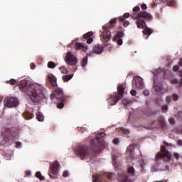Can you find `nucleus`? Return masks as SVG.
I'll use <instances>...</instances> for the list:
<instances>
[{
    "label": "nucleus",
    "instance_id": "obj_1",
    "mask_svg": "<svg viewBox=\"0 0 182 182\" xmlns=\"http://www.w3.org/2000/svg\"><path fill=\"white\" fill-rule=\"evenodd\" d=\"M17 87L27 96H29L32 102L38 103L43 99H45V94H43V87L38 84H29L28 80H23Z\"/></svg>",
    "mask_w": 182,
    "mask_h": 182
},
{
    "label": "nucleus",
    "instance_id": "obj_2",
    "mask_svg": "<svg viewBox=\"0 0 182 182\" xmlns=\"http://www.w3.org/2000/svg\"><path fill=\"white\" fill-rule=\"evenodd\" d=\"M50 98L51 100H53V99H57V102H58V104L57 105V107L58 109H63L65 102L66 97H65V95H63V91L60 88H57L53 94L50 95Z\"/></svg>",
    "mask_w": 182,
    "mask_h": 182
},
{
    "label": "nucleus",
    "instance_id": "obj_3",
    "mask_svg": "<svg viewBox=\"0 0 182 182\" xmlns=\"http://www.w3.org/2000/svg\"><path fill=\"white\" fill-rule=\"evenodd\" d=\"M116 21H117V18L111 19L109 21L110 26H102V29L104 31H102L100 34L101 41H102V42L107 43L110 40V38L112 36V32H110V29L113 28V25H114V23H116Z\"/></svg>",
    "mask_w": 182,
    "mask_h": 182
},
{
    "label": "nucleus",
    "instance_id": "obj_4",
    "mask_svg": "<svg viewBox=\"0 0 182 182\" xmlns=\"http://www.w3.org/2000/svg\"><path fill=\"white\" fill-rule=\"evenodd\" d=\"M123 95H124V86L119 85L117 87V92H114L110 97L108 98V103L111 106H113L117 103L123 97Z\"/></svg>",
    "mask_w": 182,
    "mask_h": 182
},
{
    "label": "nucleus",
    "instance_id": "obj_5",
    "mask_svg": "<svg viewBox=\"0 0 182 182\" xmlns=\"http://www.w3.org/2000/svg\"><path fill=\"white\" fill-rule=\"evenodd\" d=\"M155 160L156 161H159V160H163L164 161H170V160H171L170 152L167 151V148L166 147V146H161V151L156 154Z\"/></svg>",
    "mask_w": 182,
    "mask_h": 182
},
{
    "label": "nucleus",
    "instance_id": "obj_6",
    "mask_svg": "<svg viewBox=\"0 0 182 182\" xmlns=\"http://www.w3.org/2000/svg\"><path fill=\"white\" fill-rule=\"evenodd\" d=\"M136 26L139 29H144L143 31H142L144 35L150 36L153 33V30H151V28L146 27V21H144V20H141L140 18H138L136 21Z\"/></svg>",
    "mask_w": 182,
    "mask_h": 182
},
{
    "label": "nucleus",
    "instance_id": "obj_7",
    "mask_svg": "<svg viewBox=\"0 0 182 182\" xmlns=\"http://www.w3.org/2000/svg\"><path fill=\"white\" fill-rule=\"evenodd\" d=\"M59 162L58 161H55L54 164H52L50 166V169L48 171V176L52 179L58 178V170H59Z\"/></svg>",
    "mask_w": 182,
    "mask_h": 182
},
{
    "label": "nucleus",
    "instance_id": "obj_8",
    "mask_svg": "<svg viewBox=\"0 0 182 182\" xmlns=\"http://www.w3.org/2000/svg\"><path fill=\"white\" fill-rule=\"evenodd\" d=\"M76 151L81 157V159H85V157H89L90 152L89 151V147L85 145H79L77 147Z\"/></svg>",
    "mask_w": 182,
    "mask_h": 182
},
{
    "label": "nucleus",
    "instance_id": "obj_9",
    "mask_svg": "<svg viewBox=\"0 0 182 182\" xmlns=\"http://www.w3.org/2000/svg\"><path fill=\"white\" fill-rule=\"evenodd\" d=\"M19 105V100L15 97H6L4 100V106L6 107H16Z\"/></svg>",
    "mask_w": 182,
    "mask_h": 182
},
{
    "label": "nucleus",
    "instance_id": "obj_10",
    "mask_svg": "<svg viewBox=\"0 0 182 182\" xmlns=\"http://www.w3.org/2000/svg\"><path fill=\"white\" fill-rule=\"evenodd\" d=\"M65 62L70 66H75L77 63V58L72 54V52L68 51L65 56Z\"/></svg>",
    "mask_w": 182,
    "mask_h": 182
},
{
    "label": "nucleus",
    "instance_id": "obj_11",
    "mask_svg": "<svg viewBox=\"0 0 182 182\" xmlns=\"http://www.w3.org/2000/svg\"><path fill=\"white\" fill-rule=\"evenodd\" d=\"M151 126L155 129H159V127L161 129H166V121L164 120V118L161 117L157 120L153 121L151 122Z\"/></svg>",
    "mask_w": 182,
    "mask_h": 182
},
{
    "label": "nucleus",
    "instance_id": "obj_12",
    "mask_svg": "<svg viewBox=\"0 0 182 182\" xmlns=\"http://www.w3.org/2000/svg\"><path fill=\"white\" fill-rule=\"evenodd\" d=\"M132 86H135L136 89H143V80L141 77H136L132 80Z\"/></svg>",
    "mask_w": 182,
    "mask_h": 182
},
{
    "label": "nucleus",
    "instance_id": "obj_13",
    "mask_svg": "<svg viewBox=\"0 0 182 182\" xmlns=\"http://www.w3.org/2000/svg\"><path fill=\"white\" fill-rule=\"evenodd\" d=\"M139 16L142 19H145V21H151L153 19V16H151V14L144 11L139 12Z\"/></svg>",
    "mask_w": 182,
    "mask_h": 182
},
{
    "label": "nucleus",
    "instance_id": "obj_14",
    "mask_svg": "<svg viewBox=\"0 0 182 182\" xmlns=\"http://www.w3.org/2000/svg\"><path fill=\"white\" fill-rule=\"evenodd\" d=\"M105 134L103 132L99 133L96 136V140L98 141L100 148V150H102V149H105V142L102 141V139H101L102 137H105Z\"/></svg>",
    "mask_w": 182,
    "mask_h": 182
},
{
    "label": "nucleus",
    "instance_id": "obj_15",
    "mask_svg": "<svg viewBox=\"0 0 182 182\" xmlns=\"http://www.w3.org/2000/svg\"><path fill=\"white\" fill-rule=\"evenodd\" d=\"M92 36H93L92 31H89L83 35V39H85V41H87V43H88V45H90V43L93 42V38H92Z\"/></svg>",
    "mask_w": 182,
    "mask_h": 182
},
{
    "label": "nucleus",
    "instance_id": "obj_16",
    "mask_svg": "<svg viewBox=\"0 0 182 182\" xmlns=\"http://www.w3.org/2000/svg\"><path fill=\"white\" fill-rule=\"evenodd\" d=\"M92 52L97 55H100L103 52V46L102 44H97L93 46Z\"/></svg>",
    "mask_w": 182,
    "mask_h": 182
},
{
    "label": "nucleus",
    "instance_id": "obj_17",
    "mask_svg": "<svg viewBox=\"0 0 182 182\" xmlns=\"http://www.w3.org/2000/svg\"><path fill=\"white\" fill-rule=\"evenodd\" d=\"M47 77L51 86H53L54 87L58 86L56 77H55V75H53V74H49L48 75Z\"/></svg>",
    "mask_w": 182,
    "mask_h": 182
},
{
    "label": "nucleus",
    "instance_id": "obj_18",
    "mask_svg": "<svg viewBox=\"0 0 182 182\" xmlns=\"http://www.w3.org/2000/svg\"><path fill=\"white\" fill-rule=\"evenodd\" d=\"M119 157H120L119 153H117L112 156V164L116 168L119 167V161L117 160V159H119Z\"/></svg>",
    "mask_w": 182,
    "mask_h": 182
},
{
    "label": "nucleus",
    "instance_id": "obj_19",
    "mask_svg": "<svg viewBox=\"0 0 182 182\" xmlns=\"http://www.w3.org/2000/svg\"><path fill=\"white\" fill-rule=\"evenodd\" d=\"M33 110L31 111H26L23 113V117L26 120H31V119H33V113L32 112Z\"/></svg>",
    "mask_w": 182,
    "mask_h": 182
},
{
    "label": "nucleus",
    "instance_id": "obj_20",
    "mask_svg": "<svg viewBox=\"0 0 182 182\" xmlns=\"http://www.w3.org/2000/svg\"><path fill=\"white\" fill-rule=\"evenodd\" d=\"M75 46L76 49H80L83 52H86V50H87V46L83 45L82 43H75Z\"/></svg>",
    "mask_w": 182,
    "mask_h": 182
},
{
    "label": "nucleus",
    "instance_id": "obj_21",
    "mask_svg": "<svg viewBox=\"0 0 182 182\" xmlns=\"http://www.w3.org/2000/svg\"><path fill=\"white\" fill-rule=\"evenodd\" d=\"M159 2L166 4V6H174V4H176L174 0H159Z\"/></svg>",
    "mask_w": 182,
    "mask_h": 182
},
{
    "label": "nucleus",
    "instance_id": "obj_22",
    "mask_svg": "<svg viewBox=\"0 0 182 182\" xmlns=\"http://www.w3.org/2000/svg\"><path fill=\"white\" fill-rule=\"evenodd\" d=\"M119 180L122 182H133L132 180L129 179V176L126 173H123L119 176Z\"/></svg>",
    "mask_w": 182,
    "mask_h": 182
},
{
    "label": "nucleus",
    "instance_id": "obj_23",
    "mask_svg": "<svg viewBox=\"0 0 182 182\" xmlns=\"http://www.w3.org/2000/svg\"><path fill=\"white\" fill-rule=\"evenodd\" d=\"M127 173L131 176L132 177L136 176V169H134V167L131 166L127 168Z\"/></svg>",
    "mask_w": 182,
    "mask_h": 182
},
{
    "label": "nucleus",
    "instance_id": "obj_24",
    "mask_svg": "<svg viewBox=\"0 0 182 182\" xmlns=\"http://www.w3.org/2000/svg\"><path fill=\"white\" fill-rule=\"evenodd\" d=\"M123 36H124V33H123V31H117L112 40L122 39Z\"/></svg>",
    "mask_w": 182,
    "mask_h": 182
},
{
    "label": "nucleus",
    "instance_id": "obj_25",
    "mask_svg": "<svg viewBox=\"0 0 182 182\" xmlns=\"http://www.w3.org/2000/svg\"><path fill=\"white\" fill-rule=\"evenodd\" d=\"M154 89L156 93V95H161V90L163 89V85H155L154 86Z\"/></svg>",
    "mask_w": 182,
    "mask_h": 182
},
{
    "label": "nucleus",
    "instance_id": "obj_26",
    "mask_svg": "<svg viewBox=\"0 0 182 182\" xmlns=\"http://www.w3.org/2000/svg\"><path fill=\"white\" fill-rule=\"evenodd\" d=\"M72 77H73V74L63 75L62 79L63 82H69V80H70Z\"/></svg>",
    "mask_w": 182,
    "mask_h": 182
},
{
    "label": "nucleus",
    "instance_id": "obj_27",
    "mask_svg": "<svg viewBox=\"0 0 182 182\" xmlns=\"http://www.w3.org/2000/svg\"><path fill=\"white\" fill-rule=\"evenodd\" d=\"M126 151L128 154H133L134 153V145H129Z\"/></svg>",
    "mask_w": 182,
    "mask_h": 182
},
{
    "label": "nucleus",
    "instance_id": "obj_28",
    "mask_svg": "<svg viewBox=\"0 0 182 182\" xmlns=\"http://www.w3.org/2000/svg\"><path fill=\"white\" fill-rule=\"evenodd\" d=\"M134 159V154H129V155L127 156V161H126V163L127 164H130V162L133 161Z\"/></svg>",
    "mask_w": 182,
    "mask_h": 182
},
{
    "label": "nucleus",
    "instance_id": "obj_29",
    "mask_svg": "<svg viewBox=\"0 0 182 182\" xmlns=\"http://www.w3.org/2000/svg\"><path fill=\"white\" fill-rule=\"evenodd\" d=\"M130 16H132V15H130V14L125 13V14H124L123 17H122V16L119 17V21L120 22H124V19H126L127 18H130Z\"/></svg>",
    "mask_w": 182,
    "mask_h": 182
},
{
    "label": "nucleus",
    "instance_id": "obj_30",
    "mask_svg": "<svg viewBox=\"0 0 182 182\" xmlns=\"http://www.w3.org/2000/svg\"><path fill=\"white\" fill-rule=\"evenodd\" d=\"M36 118L38 120V122H43L44 117L41 112H38L37 114Z\"/></svg>",
    "mask_w": 182,
    "mask_h": 182
},
{
    "label": "nucleus",
    "instance_id": "obj_31",
    "mask_svg": "<svg viewBox=\"0 0 182 182\" xmlns=\"http://www.w3.org/2000/svg\"><path fill=\"white\" fill-rule=\"evenodd\" d=\"M48 68H49V69H54V68H56V63L53 61H50L48 63Z\"/></svg>",
    "mask_w": 182,
    "mask_h": 182
},
{
    "label": "nucleus",
    "instance_id": "obj_32",
    "mask_svg": "<svg viewBox=\"0 0 182 182\" xmlns=\"http://www.w3.org/2000/svg\"><path fill=\"white\" fill-rule=\"evenodd\" d=\"M59 70L61 72V73L68 75V69H66L65 66L60 67Z\"/></svg>",
    "mask_w": 182,
    "mask_h": 182
},
{
    "label": "nucleus",
    "instance_id": "obj_33",
    "mask_svg": "<svg viewBox=\"0 0 182 182\" xmlns=\"http://www.w3.org/2000/svg\"><path fill=\"white\" fill-rule=\"evenodd\" d=\"M86 65H87V56L84 57L81 62V66H82V68H85Z\"/></svg>",
    "mask_w": 182,
    "mask_h": 182
},
{
    "label": "nucleus",
    "instance_id": "obj_34",
    "mask_svg": "<svg viewBox=\"0 0 182 182\" xmlns=\"http://www.w3.org/2000/svg\"><path fill=\"white\" fill-rule=\"evenodd\" d=\"M36 177H37V178L39 180H45V177L42 176V173H41L40 171L36 173Z\"/></svg>",
    "mask_w": 182,
    "mask_h": 182
},
{
    "label": "nucleus",
    "instance_id": "obj_35",
    "mask_svg": "<svg viewBox=\"0 0 182 182\" xmlns=\"http://www.w3.org/2000/svg\"><path fill=\"white\" fill-rule=\"evenodd\" d=\"M6 83H9L11 86H14V85H16L18 82L15 79H11L10 80L6 81Z\"/></svg>",
    "mask_w": 182,
    "mask_h": 182
},
{
    "label": "nucleus",
    "instance_id": "obj_36",
    "mask_svg": "<svg viewBox=\"0 0 182 182\" xmlns=\"http://www.w3.org/2000/svg\"><path fill=\"white\" fill-rule=\"evenodd\" d=\"M175 117L178 120H181L182 121V112H178L177 114H175Z\"/></svg>",
    "mask_w": 182,
    "mask_h": 182
},
{
    "label": "nucleus",
    "instance_id": "obj_37",
    "mask_svg": "<svg viewBox=\"0 0 182 182\" xmlns=\"http://www.w3.org/2000/svg\"><path fill=\"white\" fill-rule=\"evenodd\" d=\"M113 41L117 42V45H119V46H122V45H123V39H122V38L113 40Z\"/></svg>",
    "mask_w": 182,
    "mask_h": 182
},
{
    "label": "nucleus",
    "instance_id": "obj_38",
    "mask_svg": "<svg viewBox=\"0 0 182 182\" xmlns=\"http://www.w3.org/2000/svg\"><path fill=\"white\" fill-rule=\"evenodd\" d=\"M131 16L133 19H140V16H139V14L137 13H133L131 14Z\"/></svg>",
    "mask_w": 182,
    "mask_h": 182
},
{
    "label": "nucleus",
    "instance_id": "obj_39",
    "mask_svg": "<svg viewBox=\"0 0 182 182\" xmlns=\"http://www.w3.org/2000/svg\"><path fill=\"white\" fill-rule=\"evenodd\" d=\"M172 100L174 102H177L178 100V95H177V94H173L172 95Z\"/></svg>",
    "mask_w": 182,
    "mask_h": 182
},
{
    "label": "nucleus",
    "instance_id": "obj_40",
    "mask_svg": "<svg viewBox=\"0 0 182 182\" xmlns=\"http://www.w3.org/2000/svg\"><path fill=\"white\" fill-rule=\"evenodd\" d=\"M161 109L163 110V112H167L168 110V107L167 105H164L161 107Z\"/></svg>",
    "mask_w": 182,
    "mask_h": 182
},
{
    "label": "nucleus",
    "instance_id": "obj_41",
    "mask_svg": "<svg viewBox=\"0 0 182 182\" xmlns=\"http://www.w3.org/2000/svg\"><path fill=\"white\" fill-rule=\"evenodd\" d=\"M130 25V22L129 21H124L123 26L124 28H127Z\"/></svg>",
    "mask_w": 182,
    "mask_h": 182
},
{
    "label": "nucleus",
    "instance_id": "obj_42",
    "mask_svg": "<svg viewBox=\"0 0 182 182\" xmlns=\"http://www.w3.org/2000/svg\"><path fill=\"white\" fill-rule=\"evenodd\" d=\"M122 103H123V105H129V103H130V100H127V99H124L123 100H122Z\"/></svg>",
    "mask_w": 182,
    "mask_h": 182
},
{
    "label": "nucleus",
    "instance_id": "obj_43",
    "mask_svg": "<svg viewBox=\"0 0 182 182\" xmlns=\"http://www.w3.org/2000/svg\"><path fill=\"white\" fill-rule=\"evenodd\" d=\"M141 9H143V11H146V9H147V5L146 4H141Z\"/></svg>",
    "mask_w": 182,
    "mask_h": 182
},
{
    "label": "nucleus",
    "instance_id": "obj_44",
    "mask_svg": "<svg viewBox=\"0 0 182 182\" xmlns=\"http://www.w3.org/2000/svg\"><path fill=\"white\" fill-rule=\"evenodd\" d=\"M178 69H180V67H178V65H175V66L173 67V72L178 71Z\"/></svg>",
    "mask_w": 182,
    "mask_h": 182
},
{
    "label": "nucleus",
    "instance_id": "obj_45",
    "mask_svg": "<svg viewBox=\"0 0 182 182\" xmlns=\"http://www.w3.org/2000/svg\"><path fill=\"white\" fill-rule=\"evenodd\" d=\"M130 94L132 95V96H136V95L137 94V92L134 90H132L130 91Z\"/></svg>",
    "mask_w": 182,
    "mask_h": 182
},
{
    "label": "nucleus",
    "instance_id": "obj_46",
    "mask_svg": "<svg viewBox=\"0 0 182 182\" xmlns=\"http://www.w3.org/2000/svg\"><path fill=\"white\" fill-rule=\"evenodd\" d=\"M173 157H174V159H176V160H178V159H180V155L177 153H174Z\"/></svg>",
    "mask_w": 182,
    "mask_h": 182
},
{
    "label": "nucleus",
    "instance_id": "obj_47",
    "mask_svg": "<svg viewBox=\"0 0 182 182\" xmlns=\"http://www.w3.org/2000/svg\"><path fill=\"white\" fill-rule=\"evenodd\" d=\"M139 11H140V7L139 6H135L133 9V12H139Z\"/></svg>",
    "mask_w": 182,
    "mask_h": 182
},
{
    "label": "nucleus",
    "instance_id": "obj_48",
    "mask_svg": "<svg viewBox=\"0 0 182 182\" xmlns=\"http://www.w3.org/2000/svg\"><path fill=\"white\" fill-rule=\"evenodd\" d=\"M171 82L173 83V85H177V84H178V80H177V79H173L172 80H171Z\"/></svg>",
    "mask_w": 182,
    "mask_h": 182
},
{
    "label": "nucleus",
    "instance_id": "obj_49",
    "mask_svg": "<svg viewBox=\"0 0 182 182\" xmlns=\"http://www.w3.org/2000/svg\"><path fill=\"white\" fill-rule=\"evenodd\" d=\"M63 177H69V173L67 171H65L63 173Z\"/></svg>",
    "mask_w": 182,
    "mask_h": 182
},
{
    "label": "nucleus",
    "instance_id": "obj_50",
    "mask_svg": "<svg viewBox=\"0 0 182 182\" xmlns=\"http://www.w3.org/2000/svg\"><path fill=\"white\" fill-rule=\"evenodd\" d=\"M167 103H171V97L167 96L166 98Z\"/></svg>",
    "mask_w": 182,
    "mask_h": 182
},
{
    "label": "nucleus",
    "instance_id": "obj_51",
    "mask_svg": "<svg viewBox=\"0 0 182 182\" xmlns=\"http://www.w3.org/2000/svg\"><path fill=\"white\" fill-rule=\"evenodd\" d=\"M143 95L144 96H149V95H150V92H149V90H144L143 91Z\"/></svg>",
    "mask_w": 182,
    "mask_h": 182
},
{
    "label": "nucleus",
    "instance_id": "obj_52",
    "mask_svg": "<svg viewBox=\"0 0 182 182\" xmlns=\"http://www.w3.org/2000/svg\"><path fill=\"white\" fill-rule=\"evenodd\" d=\"M120 141H119V139L117 138H115L114 140H113V143L114 144H119Z\"/></svg>",
    "mask_w": 182,
    "mask_h": 182
},
{
    "label": "nucleus",
    "instance_id": "obj_53",
    "mask_svg": "<svg viewBox=\"0 0 182 182\" xmlns=\"http://www.w3.org/2000/svg\"><path fill=\"white\" fill-rule=\"evenodd\" d=\"M168 122H169L170 124H174V119L173 118L169 119Z\"/></svg>",
    "mask_w": 182,
    "mask_h": 182
},
{
    "label": "nucleus",
    "instance_id": "obj_54",
    "mask_svg": "<svg viewBox=\"0 0 182 182\" xmlns=\"http://www.w3.org/2000/svg\"><path fill=\"white\" fill-rule=\"evenodd\" d=\"M30 66H31V69H35V66H36V65H35V63H31L30 64Z\"/></svg>",
    "mask_w": 182,
    "mask_h": 182
},
{
    "label": "nucleus",
    "instance_id": "obj_55",
    "mask_svg": "<svg viewBox=\"0 0 182 182\" xmlns=\"http://www.w3.org/2000/svg\"><path fill=\"white\" fill-rule=\"evenodd\" d=\"M107 177L108 178H109V180H112V178L113 177V173H109Z\"/></svg>",
    "mask_w": 182,
    "mask_h": 182
},
{
    "label": "nucleus",
    "instance_id": "obj_56",
    "mask_svg": "<svg viewBox=\"0 0 182 182\" xmlns=\"http://www.w3.org/2000/svg\"><path fill=\"white\" fill-rule=\"evenodd\" d=\"M124 134H129V133H130V131H129V129H125L124 130Z\"/></svg>",
    "mask_w": 182,
    "mask_h": 182
},
{
    "label": "nucleus",
    "instance_id": "obj_57",
    "mask_svg": "<svg viewBox=\"0 0 182 182\" xmlns=\"http://www.w3.org/2000/svg\"><path fill=\"white\" fill-rule=\"evenodd\" d=\"M179 75H180V76H181V77L180 85H182V71H180V73H179Z\"/></svg>",
    "mask_w": 182,
    "mask_h": 182
},
{
    "label": "nucleus",
    "instance_id": "obj_58",
    "mask_svg": "<svg viewBox=\"0 0 182 182\" xmlns=\"http://www.w3.org/2000/svg\"><path fill=\"white\" fill-rule=\"evenodd\" d=\"M178 144L179 146H182V141H181V139H178Z\"/></svg>",
    "mask_w": 182,
    "mask_h": 182
},
{
    "label": "nucleus",
    "instance_id": "obj_59",
    "mask_svg": "<svg viewBox=\"0 0 182 182\" xmlns=\"http://www.w3.org/2000/svg\"><path fill=\"white\" fill-rule=\"evenodd\" d=\"M16 147H21V143L16 142Z\"/></svg>",
    "mask_w": 182,
    "mask_h": 182
},
{
    "label": "nucleus",
    "instance_id": "obj_60",
    "mask_svg": "<svg viewBox=\"0 0 182 182\" xmlns=\"http://www.w3.org/2000/svg\"><path fill=\"white\" fill-rule=\"evenodd\" d=\"M179 65H180V66H182V58H181L180 60H179Z\"/></svg>",
    "mask_w": 182,
    "mask_h": 182
},
{
    "label": "nucleus",
    "instance_id": "obj_61",
    "mask_svg": "<svg viewBox=\"0 0 182 182\" xmlns=\"http://www.w3.org/2000/svg\"><path fill=\"white\" fill-rule=\"evenodd\" d=\"M2 102V97L0 96V103Z\"/></svg>",
    "mask_w": 182,
    "mask_h": 182
},
{
    "label": "nucleus",
    "instance_id": "obj_62",
    "mask_svg": "<svg viewBox=\"0 0 182 182\" xmlns=\"http://www.w3.org/2000/svg\"><path fill=\"white\" fill-rule=\"evenodd\" d=\"M141 170H143V168H144V167H143V166L141 164Z\"/></svg>",
    "mask_w": 182,
    "mask_h": 182
},
{
    "label": "nucleus",
    "instance_id": "obj_63",
    "mask_svg": "<svg viewBox=\"0 0 182 182\" xmlns=\"http://www.w3.org/2000/svg\"><path fill=\"white\" fill-rule=\"evenodd\" d=\"M166 170H169V168H168V166H166Z\"/></svg>",
    "mask_w": 182,
    "mask_h": 182
},
{
    "label": "nucleus",
    "instance_id": "obj_64",
    "mask_svg": "<svg viewBox=\"0 0 182 182\" xmlns=\"http://www.w3.org/2000/svg\"><path fill=\"white\" fill-rule=\"evenodd\" d=\"M166 147H168V144H166Z\"/></svg>",
    "mask_w": 182,
    "mask_h": 182
}]
</instances>
